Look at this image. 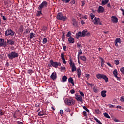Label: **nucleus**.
Instances as JSON below:
<instances>
[{"label":"nucleus","mask_w":124,"mask_h":124,"mask_svg":"<svg viewBox=\"0 0 124 124\" xmlns=\"http://www.w3.org/2000/svg\"><path fill=\"white\" fill-rule=\"evenodd\" d=\"M65 104L68 106H72L75 104V100L72 98H66L64 100Z\"/></svg>","instance_id":"f257e3e1"},{"label":"nucleus","mask_w":124,"mask_h":124,"mask_svg":"<svg viewBox=\"0 0 124 124\" xmlns=\"http://www.w3.org/2000/svg\"><path fill=\"white\" fill-rule=\"evenodd\" d=\"M8 57L9 60H13V59L18 58L19 57V54L15 51H12L8 54Z\"/></svg>","instance_id":"f03ea898"},{"label":"nucleus","mask_w":124,"mask_h":124,"mask_svg":"<svg viewBox=\"0 0 124 124\" xmlns=\"http://www.w3.org/2000/svg\"><path fill=\"white\" fill-rule=\"evenodd\" d=\"M57 19L64 22L67 20V17L65 16H63L62 13H59L57 15Z\"/></svg>","instance_id":"7ed1b4c3"},{"label":"nucleus","mask_w":124,"mask_h":124,"mask_svg":"<svg viewBox=\"0 0 124 124\" xmlns=\"http://www.w3.org/2000/svg\"><path fill=\"white\" fill-rule=\"evenodd\" d=\"M96 77L97 79H103L105 80L106 83H108V78H107V76L105 75L97 74L96 75Z\"/></svg>","instance_id":"20e7f679"},{"label":"nucleus","mask_w":124,"mask_h":124,"mask_svg":"<svg viewBox=\"0 0 124 124\" xmlns=\"http://www.w3.org/2000/svg\"><path fill=\"white\" fill-rule=\"evenodd\" d=\"M49 62L50 63V66H53V67H55V68H57L58 66H61V65H62V64L61 63V62H54V61H53V60H50L49 61Z\"/></svg>","instance_id":"39448f33"},{"label":"nucleus","mask_w":124,"mask_h":124,"mask_svg":"<svg viewBox=\"0 0 124 124\" xmlns=\"http://www.w3.org/2000/svg\"><path fill=\"white\" fill-rule=\"evenodd\" d=\"M48 6V2L46 1H43L38 7V10H42L43 8H45Z\"/></svg>","instance_id":"423d86ee"},{"label":"nucleus","mask_w":124,"mask_h":124,"mask_svg":"<svg viewBox=\"0 0 124 124\" xmlns=\"http://www.w3.org/2000/svg\"><path fill=\"white\" fill-rule=\"evenodd\" d=\"M69 64L72 68V72H74V71L77 70V68H76V66H75V63L73 62V61L71 59H70Z\"/></svg>","instance_id":"0eeeda50"},{"label":"nucleus","mask_w":124,"mask_h":124,"mask_svg":"<svg viewBox=\"0 0 124 124\" xmlns=\"http://www.w3.org/2000/svg\"><path fill=\"white\" fill-rule=\"evenodd\" d=\"M5 36H8V35L13 36L14 35V31L11 29L7 30L5 32Z\"/></svg>","instance_id":"6e6552de"},{"label":"nucleus","mask_w":124,"mask_h":124,"mask_svg":"<svg viewBox=\"0 0 124 124\" xmlns=\"http://www.w3.org/2000/svg\"><path fill=\"white\" fill-rule=\"evenodd\" d=\"M94 25H102L101 21H100V18L95 17L93 20Z\"/></svg>","instance_id":"1a4fd4ad"},{"label":"nucleus","mask_w":124,"mask_h":124,"mask_svg":"<svg viewBox=\"0 0 124 124\" xmlns=\"http://www.w3.org/2000/svg\"><path fill=\"white\" fill-rule=\"evenodd\" d=\"M0 46H3V47H6L7 46L6 41L4 42V39H0Z\"/></svg>","instance_id":"9d476101"},{"label":"nucleus","mask_w":124,"mask_h":124,"mask_svg":"<svg viewBox=\"0 0 124 124\" xmlns=\"http://www.w3.org/2000/svg\"><path fill=\"white\" fill-rule=\"evenodd\" d=\"M15 42L12 39H7L6 44L8 45H14Z\"/></svg>","instance_id":"9b49d317"},{"label":"nucleus","mask_w":124,"mask_h":124,"mask_svg":"<svg viewBox=\"0 0 124 124\" xmlns=\"http://www.w3.org/2000/svg\"><path fill=\"white\" fill-rule=\"evenodd\" d=\"M76 99H77L78 101H79V102H83V98L80 95H76Z\"/></svg>","instance_id":"f8f14e48"},{"label":"nucleus","mask_w":124,"mask_h":124,"mask_svg":"<svg viewBox=\"0 0 124 124\" xmlns=\"http://www.w3.org/2000/svg\"><path fill=\"white\" fill-rule=\"evenodd\" d=\"M98 13H103L104 12V8L101 6H99L97 10Z\"/></svg>","instance_id":"ddd939ff"},{"label":"nucleus","mask_w":124,"mask_h":124,"mask_svg":"<svg viewBox=\"0 0 124 124\" xmlns=\"http://www.w3.org/2000/svg\"><path fill=\"white\" fill-rule=\"evenodd\" d=\"M50 78L52 80H56L57 79V73L54 72L52 73L50 76Z\"/></svg>","instance_id":"4468645a"},{"label":"nucleus","mask_w":124,"mask_h":124,"mask_svg":"<svg viewBox=\"0 0 124 124\" xmlns=\"http://www.w3.org/2000/svg\"><path fill=\"white\" fill-rule=\"evenodd\" d=\"M111 21L113 23H117L118 22V18L116 16H112Z\"/></svg>","instance_id":"2eb2a0df"},{"label":"nucleus","mask_w":124,"mask_h":124,"mask_svg":"<svg viewBox=\"0 0 124 124\" xmlns=\"http://www.w3.org/2000/svg\"><path fill=\"white\" fill-rule=\"evenodd\" d=\"M61 58L62 61L63 63L65 64V63H66V62L65 61V59H64V54L63 53L61 54Z\"/></svg>","instance_id":"dca6fc26"},{"label":"nucleus","mask_w":124,"mask_h":124,"mask_svg":"<svg viewBox=\"0 0 124 124\" xmlns=\"http://www.w3.org/2000/svg\"><path fill=\"white\" fill-rule=\"evenodd\" d=\"M106 93H107V91L103 90L101 92V95L102 97H106Z\"/></svg>","instance_id":"f3484780"},{"label":"nucleus","mask_w":124,"mask_h":124,"mask_svg":"<svg viewBox=\"0 0 124 124\" xmlns=\"http://www.w3.org/2000/svg\"><path fill=\"white\" fill-rule=\"evenodd\" d=\"M77 72L78 78H80L81 74L82 73V71H81V69H78L77 70Z\"/></svg>","instance_id":"a211bd4d"},{"label":"nucleus","mask_w":124,"mask_h":124,"mask_svg":"<svg viewBox=\"0 0 124 124\" xmlns=\"http://www.w3.org/2000/svg\"><path fill=\"white\" fill-rule=\"evenodd\" d=\"M76 36L77 39H78L79 37H83V36H82V32L81 31H79L78 33H76Z\"/></svg>","instance_id":"6ab92c4d"},{"label":"nucleus","mask_w":124,"mask_h":124,"mask_svg":"<svg viewBox=\"0 0 124 124\" xmlns=\"http://www.w3.org/2000/svg\"><path fill=\"white\" fill-rule=\"evenodd\" d=\"M68 41L69 42V43H74V38H73L72 37H70L68 38Z\"/></svg>","instance_id":"aec40b11"},{"label":"nucleus","mask_w":124,"mask_h":124,"mask_svg":"<svg viewBox=\"0 0 124 124\" xmlns=\"http://www.w3.org/2000/svg\"><path fill=\"white\" fill-rule=\"evenodd\" d=\"M87 32H88V30H84L81 32L82 37H85V36H86V34Z\"/></svg>","instance_id":"412c9836"},{"label":"nucleus","mask_w":124,"mask_h":124,"mask_svg":"<svg viewBox=\"0 0 124 124\" xmlns=\"http://www.w3.org/2000/svg\"><path fill=\"white\" fill-rule=\"evenodd\" d=\"M68 82L72 84V86H74V81L73 80V78H72L71 77L68 78Z\"/></svg>","instance_id":"4be33fe9"},{"label":"nucleus","mask_w":124,"mask_h":124,"mask_svg":"<svg viewBox=\"0 0 124 124\" xmlns=\"http://www.w3.org/2000/svg\"><path fill=\"white\" fill-rule=\"evenodd\" d=\"M109 2V0H102V5H105Z\"/></svg>","instance_id":"5701e85b"},{"label":"nucleus","mask_w":124,"mask_h":124,"mask_svg":"<svg viewBox=\"0 0 124 124\" xmlns=\"http://www.w3.org/2000/svg\"><path fill=\"white\" fill-rule=\"evenodd\" d=\"M100 60H101V66L103 67V65H104V62H105V61H104V59L101 57L100 58Z\"/></svg>","instance_id":"b1692460"},{"label":"nucleus","mask_w":124,"mask_h":124,"mask_svg":"<svg viewBox=\"0 0 124 124\" xmlns=\"http://www.w3.org/2000/svg\"><path fill=\"white\" fill-rule=\"evenodd\" d=\"M80 58L81 61H83V62H86L87 61V58L85 56H81L80 57Z\"/></svg>","instance_id":"393cba45"},{"label":"nucleus","mask_w":124,"mask_h":124,"mask_svg":"<svg viewBox=\"0 0 124 124\" xmlns=\"http://www.w3.org/2000/svg\"><path fill=\"white\" fill-rule=\"evenodd\" d=\"M41 15H42V12L41 11V10H40V11H38L37 12L36 16L37 17H39Z\"/></svg>","instance_id":"a878e982"},{"label":"nucleus","mask_w":124,"mask_h":124,"mask_svg":"<svg viewBox=\"0 0 124 124\" xmlns=\"http://www.w3.org/2000/svg\"><path fill=\"white\" fill-rule=\"evenodd\" d=\"M35 36V34H34L33 32H31L30 34V38H31V39L32 38H33V37H34Z\"/></svg>","instance_id":"bb28decb"},{"label":"nucleus","mask_w":124,"mask_h":124,"mask_svg":"<svg viewBox=\"0 0 124 124\" xmlns=\"http://www.w3.org/2000/svg\"><path fill=\"white\" fill-rule=\"evenodd\" d=\"M113 75H114V77L116 76H118V70L117 69L114 70Z\"/></svg>","instance_id":"cd10ccee"},{"label":"nucleus","mask_w":124,"mask_h":124,"mask_svg":"<svg viewBox=\"0 0 124 124\" xmlns=\"http://www.w3.org/2000/svg\"><path fill=\"white\" fill-rule=\"evenodd\" d=\"M104 117H105L106 118H107L108 119H110V116H109V114H108V113L105 112L104 113Z\"/></svg>","instance_id":"c85d7f7f"},{"label":"nucleus","mask_w":124,"mask_h":124,"mask_svg":"<svg viewBox=\"0 0 124 124\" xmlns=\"http://www.w3.org/2000/svg\"><path fill=\"white\" fill-rule=\"evenodd\" d=\"M93 90L94 93H96L98 92V91L97 90V88L96 87L94 86L93 88Z\"/></svg>","instance_id":"c756f323"},{"label":"nucleus","mask_w":124,"mask_h":124,"mask_svg":"<svg viewBox=\"0 0 124 124\" xmlns=\"http://www.w3.org/2000/svg\"><path fill=\"white\" fill-rule=\"evenodd\" d=\"M62 82H66V80H67V77L65 76L62 77Z\"/></svg>","instance_id":"7c9ffc66"},{"label":"nucleus","mask_w":124,"mask_h":124,"mask_svg":"<svg viewBox=\"0 0 124 124\" xmlns=\"http://www.w3.org/2000/svg\"><path fill=\"white\" fill-rule=\"evenodd\" d=\"M115 42H116V43H121V38H117L115 39Z\"/></svg>","instance_id":"2f4dec72"},{"label":"nucleus","mask_w":124,"mask_h":124,"mask_svg":"<svg viewBox=\"0 0 124 124\" xmlns=\"http://www.w3.org/2000/svg\"><path fill=\"white\" fill-rule=\"evenodd\" d=\"M66 36V37H71V31H68Z\"/></svg>","instance_id":"473e14b6"},{"label":"nucleus","mask_w":124,"mask_h":124,"mask_svg":"<svg viewBox=\"0 0 124 124\" xmlns=\"http://www.w3.org/2000/svg\"><path fill=\"white\" fill-rule=\"evenodd\" d=\"M63 3H69L70 2V0H62Z\"/></svg>","instance_id":"72a5a7b5"},{"label":"nucleus","mask_w":124,"mask_h":124,"mask_svg":"<svg viewBox=\"0 0 124 124\" xmlns=\"http://www.w3.org/2000/svg\"><path fill=\"white\" fill-rule=\"evenodd\" d=\"M82 49H80L79 51L78 52V59H79V57H80V55H82Z\"/></svg>","instance_id":"f704fd0d"},{"label":"nucleus","mask_w":124,"mask_h":124,"mask_svg":"<svg viewBox=\"0 0 124 124\" xmlns=\"http://www.w3.org/2000/svg\"><path fill=\"white\" fill-rule=\"evenodd\" d=\"M114 63L116 64V65H118V64L120 63V61H119V60H115Z\"/></svg>","instance_id":"c9c22d12"},{"label":"nucleus","mask_w":124,"mask_h":124,"mask_svg":"<svg viewBox=\"0 0 124 124\" xmlns=\"http://www.w3.org/2000/svg\"><path fill=\"white\" fill-rule=\"evenodd\" d=\"M70 4H71L72 5H73V4H75V2H76V1H75V0H70Z\"/></svg>","instance_id":"e433bc0d"},{"label":"nucleus","mask_w":124,"mask_h":124,"mask_svg":"<svg viewBox=\"0 0 124 124\" xmlns=\"http://www.w3.org/2000/svg\"><path fill=\"white\" fill-rule=\"evenodd\" d=\"M43 44H46V43H47V38H44L43 39Z\"/></svg>","instance_id":"4c0bfd02"},{"label":"nucleus","mask_w":124,"mask_h":124,"mask_svg":"<svg viewBox=\"0 0 124 124\" xmlns=\"http://www.w3.org/2000/svg\"><path fill=\"white\" fill-rule=\"evenodd\" d=\"M64 110H65V112H69L71 111L70 108H66L64 109Z\"/></svg>","instance_id":"58836bf2"},{"label":"nucleus","mask_w":124,"mask_h":124,"mask_svg":"<svg viewBox=\"0 0 124 124\" xmlns=\"http://www.w3.org/2000/svg\"><path fill=\"white\" fill-rule=\"evenodd\" d=\"M38 116H44V115H45V113L39 112H38Z\"/></svg>","instance_id":"ea45409f"},{"label":"nucleus","mask_w":124,"mask_h":124,"mask_svg":"<svg viewBox=\"0 0 124 124\" xmlns=\"http://www.w3.org/2000/svg\"><path fill=\"white\" fill-rule=\"evenodd\" d=\"M90 16L91 17V20H93V18H94L95 16L93 14L91 13L90 14Z\"/></svg>","instance_id":"a19ab883"},{"label":"nucleus","mask_w":124,"mask_h":124,"mask_svg":"<svg viewBox=\"0 0 124 124\" xmlns=\"http://www.w3.org/2000/svg\"><path fill=\"white\" fill-rule=\"evenodd\" d=\"M33 71H32V70L31 69H29L28 70V73H29V74H31V73H33Z\"/></svg>","instance_id":"79ce46f5"},{"label":"nucleus","mask_w":124,"mask_h":124,"mask_svg":"<svg viewBox=\"0 0 124 124\" xmlns=\"http://www.w3.org/2000/svg\"><path fill=\"white\" fill-rule=\"evenodd\" d=\"M120 71L122 73V74H123L124 75V67H122L120 69Z\"/></svg>","instance_id":"37998d69"},{"label":"nucleus","mask_w":124,"mask_h":124,"mask_svg":"<svg viewBox=\"0 0 124 124\" xmlns=\"http://www.w3.org/2000/svg\"><path fill=\"white\" fill-rule=\"evenodd\" d=\"M83 109H84V110L87 111L88 113L90 112V110H89V109H88V108H87V107H86V106H83Z\"/></svg>","instance_id":"c03bdc74"},{"label":"nucleus","mask_w":124,"mask_h":124,"mask_svg":"<svg viewBox=\"0 0 124 124\" xmlns=\"http://www.w3.org/2000/svg\"><path fill=\"white\" fill-rule=\"evenodd\" d=\"M30 30H31V29H27L26 30H25V33H29V32H30Z\"/></svg>","instance_id":"a18cd8bd"},{"label":"nucleus","mask_w":124,"mask_h":124,"mask_svg":"<svg viewBox=\"0 0 124 124\" xmlns=\"http://www.w3.org/2000/svg\"><path fill=\"white\" fill-rule=\"evenodd\" d=\"M95 112L96 114H100V111H99V109H97L95 110Z\"/></svg>","instance_id":"49530a36"},{"label":"nucleus","mask_w":124,"mask_h":124,"mask_svg":"<svg viewBox=\"0 0 124 124\" xmlns=\"http://www.w3.org/2000/svg\"><path fill=\"white\" fill-rule=\"evenodd\" d=\"M120 100L122 102H124V96H121Z\"/></svg>","instance_id":"de8ad7c7"},{"label":"nucleus","mask_w":124,"mask_h":124,"mask_svg":"<svg viewBox=\"0 0 124 124\" xmlns=\"http://www.w3.org/2000/svg\"><path fill=\"white\" fill-rule=\"evenodd\" d=\"M1 16H2V19L4 20V21H6V18L4 16H2V14H1Z\"/></svg>","instance_id":"09e8293b"},{"label":"nucleus","mask_w":124,"mask_h":124,"mask_svg":"<svg viewBox=\"0 0 124 124\" xmlns=\"http://www.w3.org/2000/svg\"><path fill=\"white\" fill-rule=\"evenodd\" d=\"M60 113L61 116H62L63 115V110L62 109H61L60 111Z\"/></svg>","instance_id":"8fccbe9b"},{"label":"nucleus","mask_w":124,"mask_h":124,"mask_svg":"<svg viewBox=\"0 0 124 124\" xmlns=\"http://www.w3.org/2000/svg\"><path fill=\"white\" fill-rule=\"evenodd\" d=\"M61 71H63V70H65V67L61 66Z\"/></svg>","instance_id":"3c124183"},{"label":"nucleus","mask_w":124,"mask_h":124,"mask_svg":"<svg viewBox=\"0 0 124 124\" xmlns=\"http://www.w3.org/2000/svg\"><path fill=\"white\" fill-rule=\"evenodd\" d=\"M70 93L72 94H73V93H75V91L74 89H72L70 91Z\"/></svg>","instance_id":"603ef678"},{"label":"nucleus","mask_w":124,"mask_h":124,"mask_svg":"<svg viewBox=\"0 0 124 124\" xmlns=\"http://www.w3.org/2000/svg\"><path fill=\"white\" fill-rule=\"evenodd\" d=\"M83 116H85V117H87V112H86V111H84L83 112Z\"/></svg>","instance_id":"864d4df0"},{"label":"nucleus","mask_w":124,"mask_h":124,"mask_svg":"<svg viewBox=\"0 0 124 124\" xmlns=\"http://www.w3.org/2000/svg\"><path fill=\"white\" fill-rule=\"evenodd\" d=\"M73 26H75V25H76V20H75V19H73Z\"/></svg>","instance_id":"5fc2aeb1"},{"label":"nucleus","mask_w":124,"mask_h":124,"mask_svg":"<svg viewBox=\"0 0 124 124\" xmlns=\"http://www.w3.org/2000/svg\"><path fill=\"white\" fill-rule=\"evenodd\" d=\"M79 93H80V95H81V96H84V95H85L84 93H83V92H82L81 91L79 92Z\"/></svg>","instance_id":"6e6d98bb"},{"label":"nucleus","mask_w":124,"mask_h":124,"mask_svg":"<svg viewBox=\"0 0 124 124\" xmlns=\"http://www.w3.org/2000/svg\"><path fill=\"white\" fill-rule=\"evenodd\" d=\"M85 77L86 78H87V79H89V77H90V74H86L85 75Z\"/></svg>","instance_id":"4d7b16f0"},{"label":"nucleus","mask_w":124,"mask_h":124,"mask_svg":"<svg viewBox=\"0 0 124 124\" xmlns=\"http://www.w3.org/2000/svg\"><path fill=\"white\" fill-rule=\"evenodd\" d=\"M107 64H108V66H109V67H113V66L111 65V63L109 62H107Z\"/></svg>","instance_id":"13d9d810"},{"label":"nucleus","mask_w":124,"mask_h":124,"mask_svg":"<svg viewBox=\"0 0 124 124\" xmlns=\"http://www.w3.org/2000/svg\"><path fill=\"white\" fill-rule=\"evenodd\" d=\"M109 108H114L115 107V106L113 105H109Z\"/></svg>","instance_id":"bf43d9fd"},{"label":"nucleus","mask_w":124,"mask_h":124,"mask_svg":"<svg viewBox=\"0 0 124 124\" xmlns=\"http://www.w3.org/2000/svg\"><path fill=\"white\" fill-rule=\"evenodd\" d=\"M114 121L115 122V123H119V122H120V120H119L117 119H114Z\"/></svg>","instance_id":"052dcab7"},{"label":"nucleus","mask_w":124,"mask_h":124,"mask_svg":"<svg viewBox=\"0 0 124 124\" xmlns=\"http://www.w3.org/2000/svg\"><path fill=\"white\" fill-rule=\"evenodd\" d=\"M65 38V36H64V32H62V39H64V38Z\"/></svg>","instance_id":"680f3d73"},{"label":"nucleus","mask_w":124,"mask_h":124,"mask_svg":"<svg viewBox=\"0 0 124 124\" xmlns=\"http://www.w3.org/2000/svg\"><path fill=\"white\" fill-rule=\"evenodd\" d=\"M63 51H66V46H63Z\"/></svg>","instance_id":"e2e57ef3"},{"label":"nucleus","mask_w":124,"mask_h":124,"mask_svg":"<svg viewBox=\"0 0 124 124\" xmlns=\"http://www.w3.org/2000/svg\"><path fill=\"white\" fill-rule=\"evenodd\" d=\"M3 115H4V113L2 111L0 112V116H3Z\"/></svg>","instance_id":"0e129e2a"},{"label":"nucleus","mask_w":124,"mask_h":124,"mask_svg":"<svg viewBox=\"0 0 124 124\" xmlns=\"http://www.w3.org/2000/svg\"><path fill=\"white\" fill-rule=\"evenodd\" d=\"M39 104L38 103H37L35 104V107H39Z\"/></svg>","instance_id":"69168bd1"},{"label":"nucleus","mask_w":124,"mask_h":124,"mask_svg":"<svg viewBox=\"0 0 124 124\" xmlns=\"http://www.w3.org/2000/svg\"><path fill=\"white\" fill-rule=\"evenodd\" d=\"M121 10L123 12V15L124 16V9H121Z\"/></svg>","instance_id":"338daca9"},{"label":"nucleus","mask_w":124,"mask_h":124,"mask_svg":"<svg viewBox=\"0 0 124 124\" xmlns=\"http://www.w3.org/2000/svg\"><path fill=\"white\" fill-rule=\"evenodd\" d=\"M17 124H23V123L20 122V121H17Z\"/></svg>","instance_id":"774afa93"}]
</instances>
